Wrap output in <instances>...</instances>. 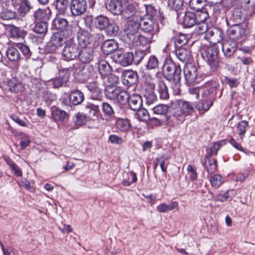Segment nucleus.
Listing matches in <instances>:
<instances>
[{
	"label": "nucleus",
	"instance_id": "f257e3e1",
	"mask_svg": "<svg viewBox=\"0 0 255 255\" xmlns=\"http://www.w3.org/2000/svg\"><path fill=\"white\" fill-rule=\"evenodd\" d=\"M174 110L172 113L173 118L176 119L177 123H182L185 120V117L193 112V108L188 102L181 100L174 102L172 104Z\"/></svg>",
	"mask_w": 255,
	"mask_h": 255
},
{
	"label": "nucleus",
	"instance_id": "f03ea898",
	"mask_svg": "<svg viewBox=\"0 0 255 255\" xmlns=\"http://www.w3.org/2000/svg\"><path fill=\"white\" fill-rule=\"evenodd\" d=\"M140 19H141V17L136 15L131 17L127 22L124 29V33L125 38L128 44L134 40L136 37L139 34Z\"/></svg>",
	"mask_w": 255,
	"mask_h": 255
},
{
	"label": "nucleus",
	"instance_id": "7ed1b4c3",
	"mask_svg": "<svg viewBox=\"0 0 255 255\" xmlns=\"http://www.w3.org/2000/svg\"><path fill=\"white\" fill-rule=\"evenodd\" d=\"M147 14L139 20L140 26L145 32H151V35L157 32L159 29L153 19V14L155 13L154 8L148 5L146 7Z\"/></svg>",
	"mask_w": 255,
	"mask_h": 255
},
{
	"label": "nucleus",
	"instance_id": "20e7f679",
	"mask_svg": "<svg viewBox=\"0 0 255 255\" xmlns=\"http://www.w3.org/2000/svg\"><path fill=\"white\" fill-rule=\"evenodd\" d=\"M163 72L166 78L177 84L181 80V69L171 61L166 62L163 66Z\"/></svg>",
	"mask_w": 255,
	"mask_h": 255
},
{
	"label": "nucleus",
	"instance_id": "39448f33",
	"mask_svg": "<svg viewBox=\"0 0 255 255\" xmlns=\"http://www.w3.org/2000/svg\"><path fill=\"white\" fill-rule=\"evenodd\" d=\"M107 8L114 15L121 14L124 10L133 11V6L127 0H108Z\"/></svg>",
	"mask_w": 255,
	"mask_h": 255
},
{
	"label": "nucleus",
	"instance_id": "423d86ee",
	"mask_svg": "<svg viewBox=\"0 0 255 255\" xmlns=\"http://www.w3.org/2000/svg\"><path fill=\"white\" fill-rule=\"evenodd\" d=\"M218 48L216 45H212L206 48L202 53L203 57L206 58L207 63L211 69L215 70L219 65Z\"/></svg>",
	"mask_w": 255,
	"mask_h": 255
},
{
	"label": "nucleus",
	"instance_id": "0eeeda50",
	"mask_svg": "<svg viewBox=\"0 0 255 255\" xmlns=\"http://www.w3.org/2000/svg\"><path fill=\"white\" fill-rule=\"evenodd\" d=\"M66 38L59 32L53 33L50 40L48 42L46 50L50 53L55 52L57 50L61 47L63 44L66 43Z\"/></svg>",
	"mask_w": 255,
	"mask_h": 255
},
{
	"label": "nucleus",
	"instance_id": "6e6552de",
	"mask_svg": "<svg viewBox=\"0 0 255 255\" xmlns=\"http://www.w3.org/2000/svg\"><path fill=\"white\" fill-rule=\"evenodd\" d=\"M78 53V47L72 41H68L62 51V57L65 60L69 61L74 59Z\"/></svg>",
	"mask_w": 255,
	"mask_h": 255
},
{
	"label": "nucleus",
	"instance_id": "1a4fd4ad",
	"mask_svg": "<svg viewBox=\"0 0 255 255\" xmlns=\"http://www.w3.org/2000/svg\"><path fill=\"white\" fill-rule=\"evenodd\" d=\"M185 80L188 84L198 83V73L197 67L190 64H187L184 68Z\"/></svg>",
	"mask_w": 255,
	"mask_h": 255
},
{
	"label": "nucleus",
	"instance_id": "9d476101",
	"mask_svg": "<svg viewBox=\"0 0 255 255\" xmlns=\"http://www.w3.org/2000/svg\"><path fill=\"white\" fill-rule=\"evenodd\" d=\"M87 7L86 0H72L70 5L71 12L74 16H79L84 13Z\"/></svg>",
	"mask_w": 255,
	"mask_h": 255
},
{
	"label": "nucleus",
	"instance_id": "9b49d317",
	"mask_svg": "<svg viewBox=\"0 0 255 255\" xmlns=\"http://www.w3.org/2000/svg\"><path fill=\"white\" fill-rule=\"evenodd\" d=\"M206 39L210 43L213 45H216L220 42L223 39V33L218 29L215 28H209L205 35Z\"/></svg>",
	"mask_w": 255,
	"mask_h": 255
},
{
	"label": "nucleus",
	"instance_id": "f8f14e48",
	"mask_svg": "<svg viewBox=\"0 0 255 255\" xmlns=\"http://www.w3.org/2000/svg\"><path fill=\"white\" fill-rule=\"evenodd\" d=\"M245 32V30L240 25L236 24L230 27L227 30V35L232 41L240 39Z\"/></svg>",
	"mask_w": 255,
	"mask_h": 255
},
{
	"label": "nucleus",
	"instance_id": "ddd939ff",
	"mask_svg": "<svg viewBox=\"0 0 255 255\" xmlns=\"http://www.w3.org/2000/svg\"><path fill=\"white\" fill-rule=\"evenodd\" d=\"M153 39V35H150L148 36L140 35V34L137 35L135 38L134 40L131 42L129 44L131 45L134 47L147 46L148 44L152 42Z\"/></svg>",
	"mask_w": 255,
	"mask_h": 255
},
{
	"label": "nucleus",
	"instance_id": "4468645a",
	"mask_svg": "<svg viewBox=\"0 0 255 255\" xmlns=\"http://www.w3.org/2000/svg\"><path fill=\"white\" fill-rule=\"evenodd\" d=\"M80 61L83 63H89L93 58V49L91 47H86L81 48L79 53Z\"/></svg>",
	"mask_w": 255,
	"mask_h": 255
},
{
	"label": "nucleus",
	"instance_id": "2eb2a0df",
	"mask_svg": "<svg viewBox=\"0 0 255 255\" xmlns=\"http://www.w3.org/2000/svg\"><path fill=\"white\" fill-rule=\"evenodd\" d=\"M78 43L81 48L86 47H91L90 44L91 36L89 33L85 30H81L77 34Z\"/></svg>",
	"mask_w": 255,
	"mask_h": 255
},
{
	"label": "nucleus",
	"instance_id": "dca6fc26",
	"mask_svg": "<svg viewBox=\"0 0 255 255\" xmlns=\"http://www.w3.org/2000/svg\"><path fill=\"white\" fill-rule=\"evenodd\" d=\"M137 74L132 71H126L122 76V82L124 85L131 86L137 81Z\"/></svg>",
	"mask_w": 255,
	"mask_h": 255
},
{
	"label": "nucleus",
	"instance_id": "f3484780",
	"mask_svg": "<svg viewBox=\"0 0 255 255\" xmlns=\"http://www.w3.org/2000/svg\"><path fill=\"white\" fill-rule=\"evenodd\" d=\"M175 54L178 59L183 63H186L191 59V52L186 48H177L175 51Z\"/></svg>",
	"mask_w": 255,
	"mask_h": 255
},
{
	"label": "nucleus",
	"instance_id": "a211bd4d",
	"mask_svg": "<svg viewBox=\"0 0 255 255\" xmlns=\"http://www.w3.org/2000/svg\"><path fill=\"white\" fill-rule=\"evenodd\" d=\"M118 47V44L114 39H109L103 43L101 49L104 54L109 55L116 50Z\"/></svg>",
	"mask_w": 255,
	"mask_h": 255
},
{
	"label": "nucleus",
	"instance_id": "6ab92c4d",
	"mask_svg": "<svg viewBox=\"0 0 255 255\" xmlns=\"http://www.w3.org/2000/svg\"><path fill=\"white\" fill-rule=\"evenodd\" d=\"M51 14V11L49 8H39L35 11L34 17L37 21L46 22L50 18Z\"/></svg>",
	"mask_w": 255,
	"mask_h": 255
},
{
	"label": "nucleus",
	"instance_id": "aec40b11",
	"mask_svg": "<svg viewBox=\"0 0 255 255\" xmlns=\"http://www.w3.org/2000/svg\"><path fill=\"white\" fill-rule=\"evenodd\" d=\"M118 62L124 66H127L132 63L133 60L135 58V55L130 52H126L121 54H117Z\"/></svg>",
	"mask_w": 255,
	"mask_h": 255
},
{
	"label": "nucleus",
	"instance_id": "412c9836",
	"mask_svg": "<svg viewBox=\"0 0 255 255\" xmlns=\"http://www.w3.org/2000/svg\"><path fill=\"white\" fill-rule=\"evenodd\" d=\"M9 90L12 93H18L23 90L24 86L20 81L16 78H12L7 82Z\"/></svg>",
	"mask_w": 255,
	"mask_h": 255
},
{
	"label": "nucleus",
	"instance_id": "4be33fe9",
	"mask_svg": "<svg viewBox=\"0 0 255 255\" xmlns=\"http://www.w3.org/2000/svg\"><path fill=\"white\" fill-rule=\"evenodd\" d=\"M204 166L209 174H213L217 169V161L209 156L205 157Z\"/></svg>",
	"mask_w": 255,
	"mask_h": 255
},
{
	"label": "nucleus",
	"instance_id": "5701e85b",
	"mask_svg": "<svg viewBox=\"0 0 255 255\" xmlns=\"http://www.w3.org/2000/svg\"><path fill=\"white\" fill-rule=\"evenodd\" d=\"M84 100V95L79 90L72 91L69 95L70 102L74 106L80 105Z\"/></svg>",
	"mask_w": 255,
	"mask_h": 255
},
{
	"label": "nucleus",
	"instance_id": "b1692460",
	"mask_svg": "<svg viewBox=\"0 0 255 255\" xmlns=\"http://www.w3.org/2000/svg\"><path fill=\"white\" fill-rule=\"evenodd\" d=\"M109 18L102 15L96 17L94 19L95 27L100 30L106 29L109 24Z\"/></svg>",
	"mask_w": 255,
	"mask_h": 255
},
{
	"label": "nucleus",
	"instance_id": "393cba45",
	"mask_svg": "<svg viewBox=\"0 0 255 255\" xmlns=\"http://www.w3.org/2000/svg\"><path fill=\"white\" fill-rule=\"evenodd\" d=\"M222 50L225 56L230 57L233 55L237 50V42L232 41L231 44L229 42H224L222 44Z\"/></svg>",
	"mask_w": 255,
	"mask_h": 255
},
{
	"label": "nucleus",
	"instance_id": "a878e982",
	"mask_svg": "<svg viewBox=\"0 0 255 255\" xmlns=\"http://www.w3.org/2000/svg\"><path fill=\"white\" fill-rule=\"evenodd\" d=\"M195 14L192 12H186L183 18L182 22L184 26L191 27L197 23Z\"/></svg>",
	"mask_w": 255,
	"mask_h": 255
},
{
	"label": "nucleus",
	"instance_id": "bb28decb",
	"mask_svg": "<svg viewBox=\"0 0 255 255\" xmlns=\"http://www.w3.org/2000/svg\"><path fill=\"white\" fill-rule=\"evenodd\" d=\"M128 103L131 110L137 111L140 108L142 105L141 97L136 94L132 95L130 96Z\"/></svg>",
	"mask_w": 255,
	"mask_h": 255
},
{
	"label": "nucleus",
	"instance_id": "cd10ccee",
	"mask_svg": "<svg viewBox=\"0 0 255 255\" xmlns=\"http://www.w3.org/2000/svg\"><path fill=\"white\" fill-rule=\"evenodd\" d=\"M121 88L115 86H108L105 89V96L107 98L115 100L117 98Z\"/></svg>",
	"mask_w": 255,
	"mask_h": 255
},
{
	"label": "nucleus",
	"instance_id": "c85d7f7f",
	"mask_svg": "<svg viewBox=\"0 0 255 255\" xmlns=\"http://www.w3.org/2000/svg\"><path fill=\"white\" fill-rule=\"evenodd\" d=\"M156 79L150 75L145 74L143 77V85L145 91H153L155 87Z\"/></svg>",
	"mask_w": 255,
	"mask_h": 255
},
{
	"label": "nucleus",
	"instance_id": "c756f323",
	"mask_svg": "<svg viewBox=\"0 0 255 255\" xmlns=\"http://www.w3.org/2000/svg\"><path fill=\"white\" fill-rule=\"evenodd\" d=\"M17 47H10L6 51V56L8 59L13 62H16L20 58L21 55Z\"/></svg>",
	"mask_w": 255,
	"mask_h": 255
},
{
	"label": "nucleus",
	"instance_id": "7c9ffc66",
	"mask_svg": "<svg viewBox=\"0 0 255 255\" xmlns=\"http://www.w3.org/2000/svg\"><path fill=\"white\" fill-rule=\"evenodd\" d=\"M178 203L176 201H173L170 204L167 205L164 203L158 205L157 207V210L160 213L167 212L174 209H177Z\"/></svg>",
	"mask_w": 255,
	"mask_h": 255
},
{
	"label": "nucleus",
	"instance_id": "2f4dec72",
	"mask_svg": "<svg viewBox=\"0 0 255 255\" xmlns=\"http://www.w3.org/2000/svg\"><path fill=\"white\" fill-rule=\"evenodd\" d=\"M51 115L53 120L56 122L63 121L66 113L57 107H52L51 108Z\"/></svg>",
	"mask_w": 255,
	"mask_h": 255
},
{
	"label": "nucleus",
	"instance_id": "473e14b6",
	"mask_svg": "<svg viewBox=\"0 0 255 255\" xmlns=\"http://www.w3.org/2000/svg\"><path fill=\"white\" fill-rule=\"evenodd\" d=\"M53 24L56 29L63 30L68 25V22L66 19L56 16L53 21Z\"/></svg>",
	"mask_w": 255,
	"mask_h": 255
},
{
	"label": "nucleus",
	"instance_id": "72a5a7b5",
	"mask_svg": "<svg viewBox=\"0 0 255 255\" xmlns=\"http://www.w3.org/2000/svg\"><path fill=\"white\" fill-rule=\"evenodd\" d=\"M88 119H94L98 117V113L99 111V106L93 104H89L86 107Z\"/></svg>",
	"mask_w": 255,
	"mask_h": 255
},
{
	"label": "nucleus",
	"instance_id": "f704fd0d",
	"mask_svg": "<svg viewBox=\"0 0 255 255\" xmlns=\"http://www.w3.org/2000/svg\"><path fill=\"white\" fill-rule=\"evenodd\" d=\"M98 70L101 75L106 76L110 74L111 66L105 60H101L98 62Z\"/></svg>",
	"mask_w": 255,
	"mask_h": 255
},
{
	"label": "nucleus",
	"instance_id": "c9c22d12",
	"mask_svg": "<svg viewBox=\"0 0 255 255\" xmlns=\"http://www.w3.org/2000/svg\"><path fill=\"white\" fill-rule=\"evenodd\" d=\"M11 37L13 39H23L26 34V32L20 28L13 26L10 30Z\"/></svg>",
	"mask_w": 255,
	"mask_h": 255
},
{
	"label": "nucleus",
	"instance_id": "e433bc0d",
	"mask_svg": "<svg viewBox=\"0 0 255 255\" xmlns=\"http://www.w3.org/2000/svg\"><path fill=\"white\" fill-rule=\"evenodd\" d=\"M68 4L69 2L68 0H56L55 1L56 8L58 12L61 14L66 13L68 9Z\"/></svg>",
	"mask_w": 255,
	"mask_h": 255
},
{
	"label": "nucleus",
	"instance_id": "4c0bfd02",
	"mask_svg": "<svg viewBox=\"0 0 255 255\" xmlns=\"http://www.w3.org/2000/svg\"><path fill=\"white\" fill-rule=\"evenodd\" d=\"M116 127L121 131H126L129 129L131 127L128 120L119 119L116 123Z\"/></svg>",
	"mask_w": 255,
	"mask_h": 255
},
{
	"label": "nucleus",
	"instance_id": "58836bf2",
	"mask_svg": "<svg viewBox=\"0 0 255 255\" xmlns=\"http://www.w3.org/2000/svg\"><path fill=\"white\" fill-rule=\"evenodd\" d=\"M174 41V44L176 47H182L183 45H185L188 42V38L185 34L179 33L172 38Z\"/></svg>",
	"mask_w": 255,
	"mask_h": 255
},
{
	"label": "nucleus",
	"instance_id": "ea45409f",
	"mask_svg": "<svg viewBox=\"0 0 255 255\" xmlns=\"http://www.w3.org/2000/svg\"><path fill=\"white\" fill-rule=\"evenodd\" d=\"M157 90L159 93L161 99L165 100L168 98L169 94L167 88L165 83L160 81L158 83Z\"/></svg>",
	"mask_w": 255,
	"mask_h": 255
},
{
	"label": "nucleus",
	"instance_id": "a19ab883",
	"mask_svg": "<svg viewBox=\"0 0 255 255\" xmlns=\"http://www.w3.org/2000/svg\"><path fill=\"white\" fill-rule=\"evenodd\" d=\"M169 159V156H162L160 157L157 158L155 159L156 162L155 163L154 167L156 168L159 163L161 170L163 172H165L166 171L167 166L168 164Z\"/></svg>",
	"mask_w": 255,
	"mask_h": 255
},
{
	"label": "nucleus",
	"instance_id": "79ce46f5",
	"mask_svg": "<svg viewBox=\"0 0 255 255\" xmlns=\"http://www.w3.org/2000/svg\"><path fill=\"white\" fill-rule=\"evenodd\" d=\"M213 102L211 100L206 99L198 102L195 107L199 111H203L205 112L209 110Z\"/></svg>",
	"mask_w": 255,
	"mask_h": 255
},
{
	"label": "nucleus",
	"instance_id": "37998d69",
	"mask_svg": "<svg viewBox=\"0 0 255 255\" xmlns=\"http://www.w3.org/2000/svg\"><path fill=\"white\" fill-rule=\"evenodd\" d=\"M206 0H190V8L196 11H200L205 5Z\"/></svg>",
	"mask_w": 255,
	"mask_h": 255
},
{
	"label": "nucleus",
	"instance_id": "c03bdc74",
	"mask_svg": "<svg viewBox=\"0 0 255 255\" xmlns=\"http://www.w3.org/2000/svg\"><path fill=\"white\" fill-rule=\"evenodd\" d=\"M224 144L225 142L224 141H218L216 142H214L207 150V152L208 154L207 156L211 157L212 155H216L217 154L218 151Z\"/></svg>",
	"mask_w": 255,
	"mask_h": 255
},
{
	"label": "nucleus",
	"instance_id": "a18cd8bd",
	"mask_svg": "<svg viewBox=\"0 0 255 255\" xmlns=\"http://www.w3.org/2000/svg\"><path fill=\"white\" fill-rule=\"evenodd\" d=\"M210 182L213 187L218 188L223 183V177L220 174H214L210 177Z\"/></svg>",
	"mask_w": 255,
	"mask_h": 255
},
{
	"label": "nucleus",
	"instance_id": "49530a36",
	"mask_svg": "<svg viewBox=\"0 0 255 255\" xmlns=\"http://www.w3.org/2000/svg\"><path fill=\"white\" fill-rule=\"evenodd\" d=\"M31 8L32 6L29 0H22L20 4L17 7V9L20 13L26 14L29 11Z\"/></svg>",
	"mask_w": 255,
	"mask_h": 255
},
{
	"label": "nucleus",
	"instance_id": "de8ad7c7",
	"mask_svg": "<svg viewBox=\"0 0 255 255\" xmlns=\"http://www.w3.org/2000/svg\"><path fill=\"white\" fill-rule=\"evenodd\" d=\"M75 124L78 126H81L85 124L88 120L87 115L81 113H77L73 119Z\"/></svg>",
	"mask_w": 255,
	"mask_h": 255
},
{
	"label": "nucleus",
	"instance_id": "09e8293b",
	"mask_svg": "<svg viewBox=\"0 0 255 255\" xmlns=\"http://www.w3.org/2000/svg\"><path fill=\"white\" fill-rule=\"evenodd\" d=\"M119 30V27L117 24L109 22V24L106 28V33L107 35L114 36L118 34Z\"/></svg>",
	"mask_w": 255,
	"mask_h": 255
},
{
	"label": "nucleus",
	"instance_id": "8fccbe9b",
	"mask_svg": "<svg viewBox=\"0 0 255 255\" xmlns=\"http://www.w3.org/2000/svg\"><path fill=\"white\" fill-rule=\"evenodd\" d=\"M35 32L40 34L45 33L47 31V23L45 21L37 22L34 28Z\"/></svg>",
	"mask_w": 255,
	"mask_h": 255
},
{
	"label": "nucleus",
	"instance_id": "3c124183",
	"mask_svg": "<svg viewBox=\"0 0 255 255\" xmlns=\"http://www.w3.org/2000/svg\"><path fill=\"white\" fill-rule=\"evenodd\" d=\"M248 127V123L245 121L240 122L237 126V132L242 139L246 133V128Z\"/></svg>",
	"mask_w": 255,
	"mask_h": 255
},
{
	"label": "nucleus",
	"instance_id": "603ef678",
	"mask_svg": "<svg viewBox=\"0 0 255 255\" xmlns=\"http://www.w3.org/2000/svg\"><path fill=\"white\" fill-rule=\"evenodd\" d=\"M129 98L130 96L127 91L121 89L116 99L119 103L124 105L128 102Z\"/></svg>",
	"mask_w": 255,
	"mask_h": 255
},
{
	"label": "nucleus",
	"instance_id": "864d4df0",
	"mask_svg": "<svg viewBox=\"0 0 255 255\" xmlns=\"http://www.w3.org/2000/svg\"><path fill=\"white\" fill-rule=\"evenodd\" d=\"M168 110V107L164 104H159L152 108L153 113L156 115H164L166 114Z\"/></svg>",
	"mask_w": 255,
	"mask_h": 255
},
{
	"label": "nucleus",
	"instance_id": "5fc2aeb1",
	"mask_svg": "<svg viewBox=\"0 0 255 255\" xmlns=\"http://www.w3.org/2000/svg\"><path fill=\"white\" fill-rule=\"evenodd\" d=\"M168 5L172 9L177 11L183 5V0H168Z\"/></svg>",
	"mask_w": 255,
	"mask_h": 255
},
{
	"label": "nucleus",
	"instance_id": "6e6d98bb",
	"mask_svg": "<svg viewBox=\"0 0 255 255\" xmlns=\"http://www.w3.org/2000/svg\"><path fill=\"white\" fill-rule=\"evenodd\" d=\"M137 111V116L139 121L146 122L148 120L149 115L146 110L140 108Z\"/></svg>",
	"mask_w": 255,
	"mask_h": 255
},
{
	"label": "nucleus",
	"instance_id": "4d7b16f0",
	"mask_svg": "<svg viewBox=\"0 0 255 255\" xmlns=\"http://www.w3.org/2000/svg\"><path fill=\"white\" fill-rule=\"evenodd\" d=\"M195 30L199 34H202L208 31V25L206 22H197Z\"/></svg>",
	"mask_w": 255,
	"mask_h": 255
},
{
	"label": "nucleus",
	"instance_id": "13d9d810",
	"mask_svg": "<svg viewBox=\"0 0 255 255\" xmlns=\"http://www.w3.org/2000/svg\"><path fill=\"white\" fill-rule=\"evenodd\" d=\"M71 74V70L70 68L62 69L59 71V77L63 80V81L67 83L69 80Z\"/></svg>",
	"mask_w": 255,
	"mask_h": 255
},
{
	"label": "nucleus",
	"instance_id": "bf43d9fd",
	"mask_svg": "<svg viewBox=\"0 0 255 255\" xmlns=\"http://www.w3.org/2000/svg\"><path fill=\"white\" fill-rule=\"evenodd\" d=\"M144 97L146 100V104L149 106L153 102L156 101L157 99L156 96L154 93L153 91H146V93L144 94Z\"/></svg>",
	"mask_w": 255,
	"mask_h": 255
},
{
	"label": "nucleus",
	"instance_id": "052dcab7",
	"mask_svg": "<svg viewBox=\"0 0 255 255\" xmlns=\"http://www.w3.org/2000/svg\"><path fill=\"white\" fill-rule=\"evenodd\" d=\"M16 14L15 11L10 9H6L3 11L1 15V18L4 20H9L15 18Z\"/></svg>",
	"mask_w": 255,
	"mask_h": 255
},
{
	"label": "nucleus",
	"instance_id": "680f3d73",
	"mask_svg": "<svg viewBox=\"0 0 255 255\" xmlns=\"http://www.w3.org/2000/svg\"><path fill=\"white\" fill-rule=\"evenodd\" d=\"M158 66V61L157 59L154 56H151L149 58L146 67L148 69H153L157 68Z\"/></svg>",
	"mask_w": 255,
	"mask_h": 255
},
{
	"label": "nucleus",
	"instance_id": "e2e57ef3",
	"mask_svg": "<svg viewBox=\"0 0 255 255\" xmlns=\"http://www.w3.org/2000/svg\"><path fill=\"white\" fill-rule=\"evenodd\" d=\"M16 47L19 49L26 57H28L30 56L31 53L30 49L27 46L21 43H17L16 44Z\"/></svg>",
	"mask_w": 255,
	"mask_h": 255
},
{
	"label": "nucleus",
	"instance_id": "0e129e2a",
	"mask_svg": "<svg viewBox=\"0 0 255 255\" xmlns=\"http://www.w3.org/2000/svg\"><path fill=\"white\" fill-rule=\"evenodd\" d=\"M197 17V22H205V20L208 17V13L204 11H197V13L195 14Z\"/></svg>",
	"mask_w": 255,
	"mask_h": 255
},
{
	"label": "nucleus",
	"instance_id": "69168bd1",
	"mask_svg": "<svg viewBox=\"0 0 255 255\" xmlns=\"http://www.w3.org/2000/svg\"><path fill=\"white\" fill-rule=\"evenodd\" d=\"M103 112L107 115L112 116L114 114L113 107L108 103H104L102 105Z\"/></svg>",
	"mask_w": 255,
	"mask_h": 255
},
{
	"label": "nucleus",
	"instance_id": "338daca9",
	"mask_svg": "<svg viewBox=\"0 0 255 255\" xmlns=\"http://www.w3.org/2000/svg\"><path fill=\"white\" fill-rule=\"evenodd\" d=\"M109 140L113 144H120L123 142L121 137L115 134H112L109 136Z\"/></svg>",
	"mask_w": 255,
	"mask_h": 255
},
{
	"label": "nucleus",
	"instance_id": "774afa93",
	"mask_svg": "<svg viewBox=\"0 0 255 255\" xmlns=\"http://www.w3.org/2000/svg\"><path fill=\"white\" fill-rule=\"evenodd\" d=\"M11 170L17 176H21L22 175V171L19 167L14 163H11L9 164Z\"/></svg>",
	"mask_w": 255,
	"mask_h": 255
}]
</instances>
